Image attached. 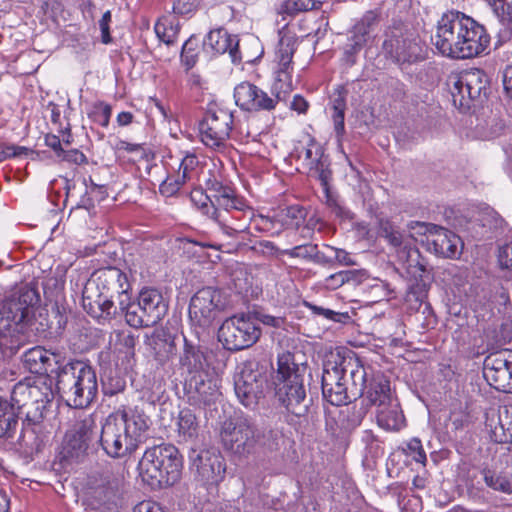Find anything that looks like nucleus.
<instances>
[{"label":"nucleus","mask_w":512,"mask_h":512,"mask_svg":"<svg viewBox=\"0 0 512 512\" xmlns=\"http://www.w3.org/2000/svg\"><path fill=\"white\" fill-rule=\"evenodd\" d=\"M206 194L202 190H195L191 194L193 201L200 203V208L208 218L213 220L223 235L231 242L229 246H236L238 240H245L246 236L253 235L251 225L257 232L278 236L282 231L272 216L256 215L249 202L240 196L228 184H224L218 177L212 175L205 180Z\"/></svg>","instance_id":"1"},{"label":"nucleus","mask_w":512,"mask_h":512,"mask_svg":"<svg viewBox=\"0 0 512 512\" xmlns=\"http://www.w3.org/2000/svg\"><path fill=\"white\" fill-rule=\"evenodd\" d=\"M50 401L51 392L47 387L15 384L10 399L0 396V441L15 438L21 418L19 449L30 456L41 452L49 439L44 419Z\"/></svg>","instance_id":"2"},{"label":"nucleus","mask_w":512,"mask_h":512,"mask_svg":"<svg viewBox=\"0 0 512 512\" xmlns=\"http://www.w3.org/2000/svg\"><path fill=\"white\" fill-rule=\"evenodd\" d=\"M431 43L447 58L470 59L483 53L490 43L485 27L457 10L442 14L431 34Z\"/></svg>","instance_id":"3"},{"label":"nucleus","mask_w":512,"mask_h":512,"mask_svg":"<svg viewBox=\"0 0 512 512\" xmlns=\"http://www.w3.org/2000/svg\"><path fill=\"white\" fill-rule=\"evenodd\" d=\"M149 423V417L138 407H121L104 420L100 446L111 458L131 455L143 441Z\"/></svg>","instance_id":"4"},{"label":"nucleus","mask_w":512,"mask_h":512,"mask_svg":"<svg viewBox=\"0 0 512 512\" xmlns=\"http://www.w3.org/2000/svg\"><path fill=\"white\" fill-rule=\"evenodd\" d=\"M40 301L36 288L24 284L13 290L0 303V335L9 337L5 345L17 353L29 340V327L34 308Z\"/></svg>","instance_id":"5"},{"label":"nucleus","mask_w":512,"mask_h":512,"mask_svg":"<svg viewBox=\"0 0 512 512\" xmlns=\"http://www.w3.org/2000/svg\"><path fill=\"white\" fill-rule=\"evenodd\" d=\"M56 389L67 405L86 408L96 398L98 380L95 369L87 362L70 359L55 370Z\"/></svg>","instance_id":"6"},{"label":"nucleus","mask_w":512,"mask_h":512,"mask_svg":"<svg viewBox=\"0 0 512 512\" xmlns=\"http://www.w3.org/2000/svg\"><path fill=\"white\" fill-rule=\"evenodd\" d=\"M183 457L172 444L147 448L138 463L139 475L152 489L172 486L181 479Z\"/></svg>","instance_id":"7"},{"label":"nucleus","mask_w":512,"mask_h":512,"mask_svg":"<svg viewBox=\"0 0 512 512\" xmlns=\"http://www.w3.org/2000/svg\"><path fill=\"white\" fill-rule=\"evenodd\" d=\"M382 53L399 66L419 63L426 58L424 43L417 31L406 22L392 20L383 32Z\"/></svg>","instance_id":"8"},{"label":"nucleus","mask_w":512,"mask_h":512,"mask_svg":"<svg viewBox=\"0 0 512 512\" xmlns=\"http://www.w3.org/2000/svg\"><path fill=\"white\" fill-rule=\"evenodd\" d=\"M448 85H450L453 105L462 112L481 105L490 90L488 77L480 69L451 76Z\"/></svg>","instance_id":"9"},{"label":"nucleus","mask_w":512,"mask_h":512,"mask_svg":"<svg viewBox=\"0 0 512 512\" xmlns=\"http://www.w3.org/2000/svg\"><path fill=\"white\" fill-rule=\"evenodd\" d=\"M261 336L257 319L251 315H234L218 330V340L226 350L240 351L254 345Z\"/></svg>","instance_id":"10"},{"label":"nucleus","mask_w":512,"mask_h":512,"mask_svg":"<svg viewBox=\"0 0 512 512\" xmlns=\"http://www.w3.org/2000/svg\"><path fill=\"white\" fill-rule=\"evenodd\" d=\"M234 125V115L229 109L210 105L199 122L202 143L216 151L225 149Z\"/></svg>","instance_id":"11"},{"label":"nucleus","mask_w":512,"mask_h":512,"mask_svg":"<svg viewBox=\"0 0 512 512\" xmlns=\"http://www.w3.org/2000/svg\"><path fill=\"white\" fill-rule=\"evenodd\" d=\"M259 437L260 430L252 419L245 415L236 416L225 422L221 432L225 449L239 456L256 452Z\"/></svg>","instance_id":"12"},{"label":"nucleus","mask_w":512,"mask_h":512,"mask_svg":"<svg viewBox=\"0 0 512 512\" xmlns=\"http://www.w3.org/2000/svg\"><path fill=\"white\" fill-rule=\"evenodd\" d=\"M84 286L89 287V293H100L117 301L119 306L127 305L128 297L132 294V287L127 274L121 269L108 266L97 270Z\"/></svg>","instance_id":"13"},{"label":"nucleus","mask_w":512,"mask_h":512,"mask_svg":"<svg viewBox=\"0 0 512 512\" xmlns=\"http://www.w3.org/2000/svg\"><path fill=\"white\" fill-rule=\"evenodd\" d=\"M190 470L195 480L204 486H218L225 478L226 463L221 453L214 449H191Z\"/></svg>","instance_id":"14"},{"label":"nucleus","mask_w":512,"mask_h":512,"mask_svg":"<svg viewBox=\"0 0 512 512\" xmlns=\"http://www.w3.org/2000/svg\"><path fill=\"white\" fill-rule=\"evenodd\" d=\"M341 362H338V353L330 352L323 362L321 377V388L323 399L334 406H344L351 403V395H356V385L353 384L350 390L343 387L339 372Z\"/></svg>","instance_id":"15"},{"label":"nucleus","mask_w":512,"mask_h":512,"mask_svg":"<svg viewBox=\"0 0 512 512\" xmlns=\"http://www.w3.org/2000/svg\"><path fill=\"white\" fill-rule=\"evenodd\" d=\"M223 309L221 291L213 287H204L198 290L190 300L189 319L196 327L208 328Z\"/></svg>","instance_id":"16"},{"label":"nucleus","mask_w":512,"mask_h":512,"mask_svg":"<svg viewBox=\"0 0 512 512\" xmlns=\"http://www.w3.org/2000/svg\"><path fill=\"white\" fill-rule=\"evenodd\" d=\"M94 428L92 416L77 420L65 434L59 453L60 460L66 463L81 461L87 454Z\"/></svg>","instance_id":"17"},{"label":"nucleus","mask_w":512,"mask_h":512,"mask_svg":"<svg viewBox=\"0 0 512 512\" xmlns=\"http://www.w3.org/2000/svg\"><path fill=\"white\" fill-rule=\"evenodd\" d=\"M378 234L380 237L398 250V258L405 266L408 274L415 279L421 277L426 271V264L416 247L404 245L403 234L391 221L381 219L379 222Z\"/></svg>","instance_id":"18"},{"label":"nucleus","mask_w":512,"mask_h":512,"mask_svg":"<svg viewBox=\"0 0 512 512\" xmlns=\"http://www.w3.org/2000/svg\"><path fill=\"white\" fill-rule=\"evenodd\" d=\"M124 485L125 479L120 468L106 467L94 477L93 497L107 509L116 508L122 503Z\"/></svg>","instance_id":"19"},{"label":"nucleus","mask_w":512,"mask_h":512,"mask_svg":"<svg viewBox=\"0 0 512 512\" xmlns=\"http://www.w3.org/2000/svg\"><path fill=\"white\" fill-rule=\"evenodd\" d=\"M219 389V379L213 372L184 377V398L191 406L202 408L214 404L221 396Z\"/></svg>","instance_id":"20"},{"label":"nucleus","mask_w":512,"mask_h":512,"mask_svg":"<svg viewBox=\"0 0 512 512\" xmlns=\"http://www.w3.org/2000/svg\"><path fill=\"white\" fill-rule=\"evenodd\" d=\"M267 377L259 370L244 367L234 376V390L240 403L249 409H255L264 397Z\"/></svg>","instance_id":"21"},{"label":"nucleus","mask_w":512,"mask_h":512,"mask_svg":"<svg viewBox=\"0 0 512 512\" xmlns=\"http://www.w3.org/2000/svg\"><path fill=\"white\" fill-rule=\"evenodd\" d=\"M483 376L498 391L512 392V351L488 355L484 360Z\"/></svg>","instance_id":"22"},{"label":"nucleus","mask_w":512,"mask_h":512,"mask_svg":"<svg viewBox=\"0 0 512 512\" xmlns=\"http://www.w3.org/2000/svg\"><path fill=\"white\" fill-rule=\"evenodd\" d=\"M235 103L248 112L271 111L275 109L278 99L269 96L255 84L244 81L234 88Z\"/></svg>","instance_id":"23"},{"label":"nucleus","mask_w":512,"mask_h":512,"mask_svg":"<svg viewBox=\"0 0 512 512\" xmlns=\"http://www.w3.org/2000/svg\"><path fill=\"white\" fill-rule=\"evenodd\" d=\"M336 353H338V362H341L339 372L343 387L350 390L352 383L354 386L356 385V395L350 394L351 402H354L364 396L365 384L367 383L366 368L352 352L341 353L336 351Z\"/></svg>","instance_id":"24"},{"label":"nucleus","mask_w":512,"mask_h":512,"mask_svg":"<svg viewBox=\"0 0 512 512\" xmlns=\"http://www.w3.org/2000/svg\"><path fill=\"white\" fill-rule=\"evenodd\" d=\"M306 374V365L296 363L292 353L283 352L278 355L277 369L272 376V383L274 388L286 384L300 391L301 387H305Z\"/></svg>","instance_id":"25"},{"label":"nucleus","mask_w":512,"mask_h":512,"mask_svg":"<svg viewBox=\"0 0 512 512\" xmlns=\"http://www.w3.org/2000/svg\"><path fill=\"white\" fill-rule=\"evenodd\" d=\"M89 290V287H83L82 306L90 316L101 322L109 321L119 315V305L115 304L117 302L115 299L99 291L92 295Z\"/></svg>","instance_id":"26"},{"label":"nucleus","mask_w":512,"mask_h":512,"mask_svg":"<svg viewBox=\"0 0 512 512\" xmlns=\"http://www.w3.org/2000/svg\"><path fill=\"white\" fill-rule=\"evenodd\" d=\"M492 441L500 444L512 443V405L499 407L486 414L485 422Z\"/></svg>","instance_id":"27"},{"label":"nucleus","mask_w":512,"mask_h":512,"mask_svg":"<svg viewBox=\"0 0 512 512\" xmlns=\"http://www.w3.org/2000/svg\"><path fill=\"white\" fill-rule=\"evenodd\" d=\"M23 366L33 374L44 375L49 371L55 374L53 363L59 367L64 364L63 357L60 352H51L41 346H35L28 349L22 355Z\"/></svg>","instance_id":"28"},{"label":"nucleus","mask_w":512,"mask_h":512,"mask_svg":"<svg viewBox=\"0 0 512 512\" xmlns=\"http://www.w3.org/2000/svg\"><path fill=\"white\" fill-rule=\"evenodd\" d=\"M137 302L138 308L144 311L152 326L161 321L168 312V302L157 288H142L137 296Z\"/></svg>","instance_id":"29"},{"label":"nucleus","mask_w":512,"mask_h":512,"mask_svg":"<svg viewBox=\"0 0 512 512\" xmlns=\"http://www.w3.org/2000/svg\"><path fill=\"white\" fill-rule=\"evenodd\" d=\"M432 229L431 236L426 238L427 249L444 258H457L461 253L458 249L460 238L441 226H433Z\"/></svg>","instance_id":"30"},{"label":"nucleus","mask_w":512,"mask_h":512,"mask_svg":"<svg viewBox=\"0 0 512 512\" xmlns=\"http://www.w3.org/2000/svg\"><path fill=\"white\" fill-rule=\"evenodd\" d=\"M183 340V350L179 357L182 375L185 377L210 372L206 369L208 364L202 346L198 342L189 340L186 336H183Z\"/></svg>","instance_id":"31"},{"label":"nucleus","mask_w":512,"mask_h":512,"mask_svg":"<svg viewBox=\"0 0 512 512\" xmlns=\"http://www.w3.org/2000/svg\"><path fill=\"white\" fill-rule=\"evenodd\" d=\"M275 398L281 406H283L289 413L303 417L307 414L310 400L307 399L306 387L292 388L283 384L280 387L274 388Z\"/></svg>","instance_id":"32"},{"label":"nucleus","mask_w":512,"mask_h":512,"mask_svg":"<svg viewBox=\"0 0 512 512\" xmlns=\"http://www.w3.org/2000/svg\"><path fill=\"white\" fill-rule=\"evenodd\" d=\"M205 44L218 54L229 53L233 63L241 62L239 40L225 29H216L208 33Z\"/></svg>","instance_id":"33"},{"label":"nucleus","mask_w":512,"mask_h":512,"mask_svg":"<svg viewBox=\"0 0 512 512\" xmlns=\"http://www.w3.org/2000/svg\"><path fill=\"white\" fill-rule=\"evenodd\" d=\"M364 395L370 405H375L377 408L395 399L391 392L390 381L380 373L367 380Z\"/></svg>","instance_id":"34"},{"label":"nucleus","mask_w":512,"mask_h":512,"mask_svg":"<svg viewBox=\"0 0 512 512\" xmlns=\"http://www.w3.org/2000/svg\"><path fill=\"white\" fill-rule=\"evenodd\" d=\"M376 420L378 426L386 431H400L406 426V420L397 399L378 407Z\"/></svg>","instance_id":"35"},{"label":"nucleus","mask_w":512,"mask_h":512,"mask_svg":"<svg viewBox=\"0 0 512 512\" xmlns=\"http://www.w3.org/2000/svg\"><path fill=\"white\" fill-rule=\"evenodd\" d=\"M157 360L165 361L175 354V336L166 328H156L146 339Z\"/></svg>","instance_id":"36"},{"label":"nucleus","mask_w":512,"mask_h":512,"mask_svg":"<svg viewBox=\"0 0 512 512\" xmlns=\"http://www.w3.org/2000/svg\"><path fill=\"white\" fill-rule=\"evenodd\" d=\"M380 25L379 15L374 11L366 12L353 26L350 37L365 46L372 42L378 34Z\"/></svg>","instance_id":"37"},{"label":"nucleus","mask_w":512,"mask_h":512,"mask_svg":"<svg viewBox=\"0 0 512 512\" xmlns=\"http://www.w3.org/2000/svg\"><path fill=\"white\" fill-rule=\"evenodd\" d=\"M306 217L305 209L299 205H291L274 212L276 221L281 231H287V236H296L295 229L304 222Z\"/></svg>","instance_id":"38"},{"label":"nucleus","mask_w":512,"mask_h":512,"mask_svg":"<svg viewBox=\"0 0 512 512\" xmlns=\"http://www.w3.org/2000/svg\"><path fill=\"white\" fill-rule=\"evenodd\" d=\"M347 90L343 86H337L330 97L331 118L334 123L336 136L341 138L345 133V111Z\"/></svg>","instance_id":"39"},{"label":"nucleus","mask_w":512,"mask_h":512,"mask_svg":"<svg viewBox=\"0 0 512 512\" xmlns=\"http://www.w3.org/2000/svg\"><path fill=\"white\" fill-rule=\"evenodd\" d=\"M295 153L297 158L303 161V166L308 169V172L327 158L324 155L322 146L313 138H309L305 145L300 144L297 146Z\"/></svg>","instance_id":"40"},{"label":"nucleus","mask_w":512,"mask_h":512,"mask_svg":"<svg viewBox=\"0 0 512 512\" xmlns=\"http://www.w3.org/2000/svg\"><path fill=\"white\" fill-rule=\"evenodd\" d=\"M485 485L493 491L512 494V474L485 467L481 470Z\"/></svg>","instance_id":"41"},{"label":"nucleus","mask_w":512,"mask_h":512,"mask_svg":"<svg viewBox=\"0 0 512 512\" xmlns=\"http://www.w3.org/2000/svg\"><path fill=\"white\" fill-rule=\"evenodd\" d=\"M127 305L119 306V315H124L126 323L133 328L150 327L143 310L138 308V302L132 299V294L128 297Z\"/></svg>","instance_id":"42"},{"label":"nucleus","mask_w":512,"mask_h":512,"mask_svg":"<svg viewBox=\"0 0 512 512\" xmlns=\"http://www.w3.org/2000/svg\"><path fill=\"white\" fill-rule=\"evenodd\" d=\"M178 433L184 440L196 438L199 424L195 414L190 409H183L178 415Z\"/></svg>","instance_id":"43"},{"label":"nucleus","mask_w":512,"mask_h":512,"mask_svg":"<svg viewBox=\"0 0 512 512\" xmlns=\"http://www.w3.org/2000/svg\"><path fill=\"white\" fill-rule=\"evenodd\" d=\"M292 71V65H287V67L279 66L276 71V78L272 87V93L276 96L278 101L283 100L293 89Z\"/></svg>","instance_id":"44"},{"label":"nucleus","mask_w":512,"mask_h":512,"mask_svg":"<svg viewBox=\"0 0 512 512\" xmlns=\"http://www.w3.org/2000/svg\"><path fill=\"white\" fill-rule=\"evenodd\" d=\"M298 46V38L294 35L285 33L281 36L278 44L276 57L278 59V66L287 67L292 65V58Z\"/></svg>","instance_id":"45"},{"label":"nucleus","mask_w":512,"mask_h":512,"mask_svg":"<svg viewBox=\"0 0 512 512\" xmlns=\"http://www.w3.org/2000/svg\"><path fill=\"white\" fill-rule=\"evenodd\" d=\"M361 278L362 273L359 270H343L328 276L324 285L328 289L336 290L345 283H359Z\"/></svg>","instance_id":"46"},{"label":"nucleus","mask_w":512,"mask_h":512,"mask_svg":"<svg viewBox=\"0 0 512 512\" xmlns=\"http://www.w3.org/2000/svg\"><path fill=\"white\" fill-rule=\"evenodd\" d=\"M199 160L194 154H186L179 165L177 176H180L182 182L186 183L197 176Z\"/></svg>","instance_id":"47"},{"label":"nucleus","mask_w":512,"mask_h":512,"mask_svg":"<svg viewBox=\"0 0 512 512\" xmlns=\"http://www.w3.org/2000/svg\"><path fill=\"white\" fill-rule=\"evenodd\" d=\"M322 5L320 0H286L282 5V11L289 15L319 9Z\"/></svg>","instance_id":"48"},{"label":"nucleus","mask_w":512,"mask_h":512,"mask_svg":"<svg viewBox=\"0 0 512 512\" xmlns=\"http://www.w3.org/2000/svg\"><path fill=\"white\" fill-rule=\"evenodd\" d=\"M197 48V40L193 37H190L182 45L181 62L186 67V70H190L196 65L198 61Z\"/></svg>","instance_id":"49"},{"label":"nucleus","mask_w":512,"mask_h":512,"mask_svg":"<svg viewBox=\"0 0 512 512\" xmlns=\"http://www.w3.org/2000/svg\"><path fill=\"white\" fill-rule=\"evenodd\" d=\"M309 175L316 177L323 188L325 196H329L330 192V180L332 176V172L329 169V161L328 157L324 159L319 165L310 170Z\"/></svg>","instance_id":"50"},{"label":"nucleus","mask_w":512,"mask_h":512,"mask_svg":"<svg viewBox=\"0 0 512 512\" xmlns=\"http://www.w3.org/2000/svg\"><path fill=\"white\" fill-rule=\"evenodd\" d=\"M283 255L291 258H302L313 260L314 257H319L317 245L313 244H299L292 248H286L282 251Z\"/></svg>","instance_id":"51"},{"label":"nucleus","mask_w":512,"mask_h":512,"mask_svg":"<svg viewBox=\"0 0 512 512\" xmlns=\"http://www.w3.org/2000/svg\"><path fill=\"white\" fill-rule=\"evenodd\" d=\"M36 152L25 146L0 144V163L11 158L28 157Z\"/></svg>","instance_id":"52"},{"label":"nucleus","mask_w":512,"mask_h":512,"mask_svg":"<svg viewBox=\"0 0 512 512\" xmlns=\"http://www.w3.org/2000/svg\"><path fill=\"white\" fill-rule=\"evenodd\" d=\"M281 436L276 430H264L260 431L259 441L257 443V449H263L265 451L273 452L279 449V441Z\"/></svg>","instance_id":"53"},{"label":"nucleus","mask_w":512,"mask_h":512,"mask_svg":"<svg viewBox=\"0 0 512 512\" xmlns=\"http://www.w3.org/2000/svg\"><path fill=\"white\" fill-rule=\"evenodd\" d=\"M364 47V44L349 36L343 47L342 61L344 64L349 67L353 66L357 62L358 54Z\"/></svg>","instance_id":"54"},{"label":"nucleus","mask_w":512,"mask_h":512,"mask_svg":"<svg viewBox=\"0 0 512 512\" xmlns=\"http://www.w3.org/2000/svg\"><path fill=\"white\" fill-rule=\"evenodd\" d=\"M202 0H174L173 13L178 16L193 15L199 8Z\"/></svg>","instance_id":"55"},{"label":"nucleus","mask_w":512,"mask_h":512,"mask_svg":"<svg viewBox=\"0 0 512 512\" xmlns=\"http://www.w3.org/2000/svg\"><path fill=\"white\" fill-rule=\"evenodd\" d=\"M155 32L161 41L167 45H172L178 34V26L171 24L168 27L164 22L158 21L155 24Z\"/></svg>","instance_id":"56"},{"label":"nucleus","mask_w":512,"mask_h":512,"mask_svg":"<svg viewBox=\"0 0 512 512\" xmlns=\"http://www.w3.org/2000/svg\"><path fill=\"white\" fill-rule=\"evenodd\" d=\"M306 306L312 311L313 314L323 316L326 319L334 322H345L347 319H349L348 313L336 312L331 309L317 306L311 303H306Z\"/></svg>","instance_id":"57"},{"label":"nucleus","mask_w":512,"mask_h":512,"mask_svg":"<svg viewBox=\"0 0 512 512\" xmlns=\"http://www.w3.org/2000/svg\"><path fill=\"white\" fill-rule=\"evenodd\" d=\"M499 19H512V0H486Z\"/></svg>","instance_id":"58"},{"label":"nucleus","mask_w":512,"mask_h":512,"mask_svg":"<svg viewBox=\"0 0 512 512\" xmlns=\"http://www.w3.org/2000/svg\"><path fill=\"white\" fill-rule=\"evenodd\" d=\"M111 106L108 104L100 103L95 106V109L91 115L93 121L102 127H107L111 117Z\"/></svg>","instance_id":"59"},{"label":"nucleus","mask_w":512,"mask_h":512,"mask_svg":"<svg viewBox=\"0 0 512 512\" xmlns=\"http://www.w3.org/2000/svg\"><path fill=\"white\" fill-rule=\"evenodd\" d=\"M427 285L422 281H416L409 287L407 292L408 301H416L422 304L427 298Z\"/></svg>","instance_id":"60"},{"label":"nucleus","mask_w":512,"mask_h":512,"mask_svg":"<svg viewBox=\"0 0 512 512\" xmlns=\"http://www.w3.org/2000/svg\"><path fill=\"white\" fill-rule=\"evenodd\" d=\"M326 203L336 217L342 220L353 219V213L347 208L341 206L331 194L329 196H326Z\"/></svg>","instance_id":"61"},{"label":"nucleus","mask_w":512,"mask_h":512,"mask_svg":"<svg viewBox=\"0 0 512 512\" xmlns=\"http://www.w3.org/2000/svg\"><path fill=\"white\" fill-rule=\"evenodd\" d=\"M243 496L247 512H264V501L260 495H256L253 491L248 494L246 490Z\"/></svg>","instance_id":"62"},{"label":"nucleus","mask_w":512,"mask_h":512,"mask_svg":"<svg viewBox=\"0 0 512 512\" xmlns=\"http://www.w3.org/2000/svg\"><path fill=\"white\" fill-rule=\"evenodd\" d=\"M258 248L253 247L259 254L265 257H277L279 255H283V249L277 247L272 241L262 240L258 242Z\"/></svg>","instance_id":"63"},{"label":"nucleus","mask_w":512,"mask_h":512,"mask_svg":"<svg viewBox=\"0 0 512 512\" xmlns=\"http://www.w3.org/2000/svg\"><path fill=\"white\" fill-rule=\"evenodd\" d=\"M407 449H408L410 455H412L413 459L416 462H418V463L426 462V460H427L426 453L422 447L421 441L418 438L411 439L407 444Z\"/></svg>","instance_id":"64"}]
</instances>
